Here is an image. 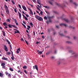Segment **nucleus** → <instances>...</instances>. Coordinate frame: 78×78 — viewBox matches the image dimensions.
<instances>
[{
    "label": "nucleus",
    "instance_id": "obj_51",
    "mask_svg": "<svg viewBox=\"0 0 78 78\" xmlns=\"http://www.w3.org/2000/svg\"><path fill=\"white\" fill-rule=\"evenodd\" d=\"M64 32L65 34L67 33V31H64Z\"/></svg>",
    "mask_w": 78,
    "mask_h": 78
},
{
    "label": "nucleus",
    "instance_id": "obj_35",
    "mask_svg": "<svg viewBox=\"0 0 78 78\" xmlns=\"http://www.w3.org/2000/svg\"><path fill=\"white\" fill-rule=\"evenodd\" d=\"M14 11L16 13H17V10H16V9L15 8L14 9Z\"/></svg>",
    "mask_w": 78,
    "mask_h": 78
},
{
    "label": "nucleus",
    "instance_id": "obj_23",
    "mask_svg": "<svg viewBox=\"0 0 78 78\" xmlns=\"http://www.w3.org/2000/svg\"><path fill=\"white\" fill-rule=\"evenodd\" d=\"M9 70H10V71H11V72H13V71H14V69L11 68H9Z\"/></svg>",
    "mask_w": 78,
    "mask_h": 78
},
{
    "label": "nucleus",
    "instance_id": "obj_27",
    "mask_svg": "<svg viewBox=\"0 0 78 78\" xmlns=\"http://www.w3.org/2000/svg\"><path fill=\"white\" fill-rule=\"evenodd\" d=\"M24 17L25 20H28V18H27V17H26V16H24Z\"/></svg>",
    "mask_w": 78,
    "mask_h": 78
},
{
    "label": "nucleus",
    "instance_id": "obj_15",
    "mask_svg": "<svg viewBox=\"0 0 78 78\" xmlns=\"http://www.w3.org/2000/svg\"><path fill=\"white\" fill-rule=\"evenodd\" d=\"M16 51L17 53H18V54L19 53V52H20V48H18Z\"/></svg>",
    "mask_w": 78,
    "mask_h": 78
},
{
    "label": "nucleus",
    "instance_id": "obj_26",
    "mask_svg": "<svg viewBox=\"0 0 78 78\" xmlns=\"http://www.w3.org/2000/svg\"><path fill=\"white\" fill-rule=\"evenodd\" d=\"M23 68L24 69H26L27 68V66H24L23 67Z\"/></svg>",
    "mask_w": 78,
    "mask_h": 78
},
{
    "label": "nucleus",
    "instance_id": "obj_24",
    "mask_svg": "<svg viewBox=\"0 0 78 78\" xmlns=\"http://www.w3.org/2000/svg\"><path fill=\"white\" fill-rule=\"evenodd\" d=\"M3 75L2 74V73H0V76H1V77H3Z\"/></svg>",
    "mask_w": 78,
    "mask_h": 78
},
{
    "label": "nucleus",
    "instance_id": "obj_36",
    "mask_svg": "<svg viewBox=\"0 0 78 78\" xmlns=\"http://www.w3.org/2000/svg\"><path fill=\"white\" fill-rule=\"evenodd\" d=\"M43 7H44V8H47V9H48V7H47V6H43Z\"/></svg>",
    "mask_w": 78,
    "mask_h": 78
},
{
    "label": "nucleus",
    "instance_id": "obj_10",
    "mask_svg": "<svg viewBox=\"0 0 78 78\" xmlns=\"http://www.w3.org/2000/svg\"><path fill=\"white\" fill-rule=\"evenodd\" d=\"M18 14L19 15L20 19H21V16H22V15H21V13H20L19 12H18Z\"/></svg>",
    "mask_w": 78,
    "mask_h": 78
},
{
    "label": "nucleus",
    "instance_id": "obj_53",
    "mask_svg": "<svg viewBox=\"0 0 78 78\" xmlns=\"http://www.w3.org/2000/svg\"><path fill=\"white\" fill-rule=\"evenodd\" d=\"M11 58L12 59V60H14V57H12Z\"/></svg>",
    "mask_w": 78,
    "mask_h": 78
},
{
    "label": "nucleus",
    "instance_id": "obj_56",
    "mask_svg": "<svg viewBox=\"0 0 78 78\" xmlns=\"http://www.w3.org/2000/svg\"><path fill=\"white\" fill-rule=\"evenodd\" d=\"M41 37L42 39H44L45 38V37L44 36H42Z\"/></svg>",
    "mask_w": 78,
    "mask_h": 78
},
{
    "label": "nucleus",
    "instance_id": "obj_43",
    "mask_svg": "<svg viewBox=\"0 0 78 78\" xmlns=\"http://www.w3.org/2000/svg\"><path fill=\"white\" fill-rule=\"evenodd\" d=\"M43 13V12H42V11H41L40 12V14H41V15H42V13Z\"/></svg>",
    "mask_w": 78,
    "mask_h": 78
},
{
    "label": "nucleus",
    "instance_id": "obj_16",
    "mask_svg": "<svg viewBox=\"0 0 78 78\" xmlns=\"http://www.w3.org/2000/svg\"><path fill=\"white\" fill-rule=\"evenodd\" d=\"M35 67L36 70H38V68L37 67V65H35Z\"/></svg>",
    "mask_w": 78,
    "mask_h": 78
},
{
    "label": "nucleus",
    "instance_id": "obj_32",
    "mask_svg": "<svg viewBox=\"0 0 78 78\" xmlns=\"http://www.w3.org/2000/svg\"><path fill=\"white\" fill-rule=\"evenodd\" d=\"M59 34L60 35V36H64V34H60L59 33Z\"/></svg>",
    "mask_w": 78,
    "mask_h": 78
},
{
    "label": "nucleus",
    "instance_id": "obj_47",
    "mask_svg": "<svg viewBox=\"0 0 78 78\" xmlns=\"http://www.w3.org/2000/svg\"><path fill=\"white\" fill-rule=\"evenodd\" d=\"M27 36H28V37L29 38V39H30V36L28 34H27Z\"/></svg>",
    "mask_w": 78,
    "mask_h": 78
},
{
    "label": "nucleus",
    "instance_id": "obj_20",
    "mask_svg": "<svg viewBox=\"0 0 78 78\" xmlns=\"http://www.w3.org/2000/svg\"><path fill=\"white\" fill-rule=\"evenodd\" d=\"M47 19H49V17H46V16L44 17V19H45V20H47Z\"/></svg>",
    "mask_w": 78,
    "mask_h": 78
},
{
    "label": "nucleus",
    "instance_id": "obj_63",
    "mask_svg": "<svg viewBox=\"0 0 78 78\" xmlns=\"http://www.w3.org/2000/svg\"><path fill=\"white\" fill-rule=\"evenodd\" d=\"M66 43H68V44H70V42L69 41H66Z\"/></svg>",
    "mask_w": 78,
    "mask_h": 78
},
{
    "label": "nucleus",
    "instance_id": "obj_59",
    "mask_svg": "<svg viewBox=\"0 0 78 78\" xmlns=\"http://www.w3.org/2000/svg\"><path fill=\"white\" fill-rule=\"evenodd\" d=\"M69 53H72V51L70 50L69 51Z\"/></svg>",
    "mask_w": 78,
    "mask_h": 78
},
{
    "label": "nucleus",
    "instance_id": "obj_41",
    "mask_svg": "<svg viewBox=\"0 0 78 78\" xmlns=\"http://www.w3.org/2000/svg\"><path fill=\"white\" fill-rule=\"evenodd\" d=\"M24 72H25V73H26V74H28V73H27V71H26V70H25L24 71Z\"/></svg>",
    "mask_w": 78,
    "mask_h": 78
},
{
    "label": "nucleus",
    "instance_id": "obj_22",
    "mask_svg": "<svg viewBox=\"0 0 78 78\" xmlns=\"http://www.w3.org/2000/svg\"><path fill=\"white\" fill-rule=\"evenodd\" d=\"M55 4L56 5H57L58 6H61V5L59 4H58V3H56V2H55Z\"/></svg>",
    "mask_w": 78,
    "mask_h": 78
},
{
    "label": "nucleus",
    "instance_id": "obj_39",
    "mask_svg": "<svg viewBox=\"0 0 78 78\" xmlns=\"http://www.w3.org/2000/svg\"><path fill=\"white\" fill-rule=\"evenodd\" d=\"M38 6V7H39V8H42V6H41V5H40V6H39V5H37Z\"/></svg>",
    "mask_w": 78,
    "mask_h": 78
},
{
    "label": "nucleus",
    "instance_id": "obj_29",
    "mask_svg": "<svg viewBox=\"0 0 78 78\" xmlns=\"http://www.w3.org/2000/svg\"><path fill=\"white\" fill-rule=\"evenodd\" d=\"M30 25H31V27H33V23H30Z\"/></svg>",
    "mask_w": 78,
    "mask_h": 78
},
{
    "label": "nucleus",
    "instance_id": "obj_18",
    "mask_svg": "<svg viewBox=\"0 0 78 78\" xmlns=\"http://www.w3.org/2000/svg\"><path fill=\"white\" fill-rule=\"evenodd\" d=\"M37 3L39 5H41V3H40V0H37Z\"/></svg>",
    "mask_w": 78,
    "mask_h": 78
},
{
    "label": "nucleus",
    "instance_id": "obj_54",
    "mask_svg": "<svg viewBox=\"0 0 78 78\" xmlns=\"http://www.w3.org/2000/svg\"><path fill=\"white\" fill-rule=\"evenodd\" d=\"M49 55V52H47L46 53V55Z\"/></svg>",
    "mask_w": 78,
    "mask_h": 78
},
{
    "label": "nucleus",
    "instance_id": "obj_42",
    "mask_svg": "<svg viewBox=\"0 0 78 78\" xmlns=\"http://www.w3.org/2000/svg\"><path fill=\"white\" fill-rule=\"evenodd\" d=\"M25 15H26L27 17H29V16L27 14H26Z\"/></svg>",
    "mask_w": 78,
    "mask_h": 78
},
{
    "label": "nucleus",
    "instance_id": "obj_28",
    "mask_svg": "<svg viewBox=\"0 0 78 78\" xmlns=\"http://www.w3.org/2000/svg\"><path fill=\"white\" fill-rule=\"evenodd\" d=\"M7 54L8 55H11V53H10L9 52H7Z\"/></svg>",
    "mask_w": 78,
    "mask_h": 78
},
{
    "label": "nucleus",
    "instance_id": "obj_38",
    "mask_svg": "<svg viewBox=\"0 0 78 78\" xmlns=\"http://www.w3.org/2000/svg\"><path fill=\"white\" fill-rule=\"evenodd\" d=\"M16 33H19L20 34V31L18 30H16Z\"/></svg>",
    "mask_w": 78,
    "mask_h": 78
},
{
    "label": "nucleus",
    "instance_id": "obj_33",
    "mask_svg": "<svg viewBox=\"0 0 78 78\" xmlns=\"http://www.w3.org/2000/svg\"><path fill=\"white\" fill-rule=\"evenodd\" d=\"M18 7L20 9H22V8L21 7V6L20 5V4L18 5Z\"/></svg>",
    "mask_w": 78,
    "mask_h": 78
},
{
    "label": "nucleus",
    "instance_id": "obj_50",
    "mask_svg": "<svg viewBox=\"0 0 78 78\" xmlns=\"http://www.w3.org/2000/svg\"><path fill=\"white\" fill-rule=\"evenodd\" d=\"M33 33L34 36H35V32H34V31H33Z\"/></svg>",
    "mask_w": 78,
    "mask_h": 78
},
{
    "label": "nucleus",
    "instance_id": "obj_17",
    "mask_svg": "<svg viewBox=\"0 0 78 78\" xmlns=\"http://www.w3.org/2000/svg\"><path fill=\"white\" fill-rule=\"evenodd\" d=\"M63 20H65V21H66V22H67V23L69 22V20H67V19H64Z\"/></svg>",
    "mask_w": 78,
    "mask_h": 78
},
{
    "label": "nucleus",
    "instance_id": "obj_5",
    "mask_svg": "<svg viewBox=\"0 0 78 78\" xmlns=\"http://www.w3.org/2000/svg\"><path fill=\"white\" fill-rule=\"evenodd\" d=\"M1 66H2V68H5V63H2L1 64Z\"/></svg>",
    "mask_w": 78,
    "mask_h": 78
},
{
    "label": "nucleus",
    "instance_id": "obj_44",
    "mask_svg": "<svg viewBox=\"0 0 78 78\" xmlns=\"http://www.w3.org/2000/svg\"><path fill=\"white\" fill-rule=\"evenodd\" d=\"M51 58L52 59H55V57H52Z\"/></svg>",
    "mask_w": 78,
    "mask_h": 78
},
{
    "label": "nucleus",
    "instance_id": "obj_3",
    "mask_svg": "<svg viewBox=\"0 0 78 78\" xmlns=\"http://www.w3.org/2000/svg\"><path fill=\"white\" fill-rule=\"evenodd\" d=\"M72 55H73V56H74L75 58H78V54H76L75 52L73 53Z\"/></svg>",
    "mask_w": 78,
    "mask_h": 78
},
{
    "label": "nucleus",
    "instance_id": "obj_14",
    "mask_svg": "<svg viewBox=\"0 0 78 78\" xmlns=\"http://www.w3.org/2000/svg\"><path fill=\"white\" fill-rule=\"evenodd\" d=\"M6 74L8 76H11V74H9L7 72H5Z\"/></svg>",
    "mask_w": 78,
    "mask_h": 78
},
{
    "label": "nucleus",
    "instance_id": "obj_11",
    "mask_svg": "<svg viewBox=\"0 0 78 78\" xmlns=\"http://www.w3.org/2000/svg\"><path fill=\"white\" fill-rule=\"evenodd\" d=\"M2 59L3 60H5V61H8V58H5V57H3L2 58Z\"/></svg>",
    "mask_w": 78,
    "mask_h": 78
},
{
    "label": "nucleus",
    "instance_id": "obj_19",
    "mask_svg": "<svg viewBox=\"0 0 78 78\" xmlns=\"http://www.w3.org/2000/svg\"><path fill=\"white\" fill-rule=\"evenodd\" d=\"M30 13L31 15H33V12H32V11H31V10H30Z\"/></svg>",
    "mask_w": 78,
    "mask_h": 78
},
{
    "label": "nucleus",
    "instance_id": "obj_62",
    "mask_svg": "<svg viewBox=\"0 0 78 78\" xmlns=\"http://www.w3.org/2000/svg\"><path fill=\"white\" fill-rule=\"evenodd\" d=\"M70 2L71 3H72L73 2V0H70Z\"/></svg>",
    "mask_w": 78,
    "mask_h": 78
},
{
    "label": "nucleus",
    "instance_id": "obj_21",
    "mask_svg": "<svg viewBox=\"0 0 78 78\" xmlns=\"http://www.w3.org/2000/svg\"><path fill=\"white\" fill-rule=\"evenodd\" d=\"M3 25L4 26H7V24L6 23H3Z\"/></svg>",
    "mask_w": 78,
    "mask_h": 78
},
{
    "label": "nucleus",
    "instance_id": "obj_58",
    "mask_svg": "<svg viewBox=\"0 0 78 78\" xmlns=\"http://www.w3.org/2000/svg\"><path fill=\"white\" fill-rule=\"evenodd\" d=\"M22 12L23 14H25H25H25V12H24V11H22Z\"/></svg>",
    "mask_w": 78,
    "mask_h": 78
},
{
    "label": "nucleus",
    "instance_id": "obj_49",
    "mask_svg": "<svg viewBox=\"0 0 78 78\" xmlns=\"http://www.w3.org/2000/svg\"><path fill=\"white\" fill-rule=\"evenodd\" d=\"M46 23L47 24L49 23V21H47Z\"/></svg>",
    "mask_w": 78,
    "mask_h": 78
},
{
    "label": "nucleus",
    "instance_id": "obj_9",
    "mask_svg": "<svg viewBox=\"0 0 78 78\" xmlns=\"http://www.w3.org/2000/svg\"><path fill=\"white\" fill-rule=\"evenodd\" d=\"M5 12H6V14H7L8 15L9 14V10H8V9L6 10Z\"/></svg>",
    "mask_w": 78,
    "mask_h": 78
},
{
    "label": "nucleus",
    "instance_id": "obj_46",
    "mask_svg": "<svg viewBox=\"0 0 78 78\" xmlns=\"http://www.w3.org/2000/svg\"><path fill=\"white\" fill-rule=\"evenodd\" d=\"M32 0L33 2H34V3H36V0Z\"/></svg>",
    "mask_w": 78,
    "mask_h": 78
},
{
    "label": "nucleus",
    "instance_id": "obj_34",
    "mask_svg": "<svg viewBox=\"0 0 78 78\" xmlns=\"http://www.w3.org/2000/svg\"><path fill=\"white\" fill-rule=\"evenodd\" d=\"M69 28H73V29H74V28H75V27H72V26H70L69 27Z\"/></svg>",
    "mask_w": 78,
    "mask_h": 78
},
{
    "label": "nucleus",
    "instance_id": "obj_31",
    "mask_svg": "<svg viewBox=\"0 0 78 78\" xmlns=\"http://www.w3.org/2000/svg\"><path fill=\"white\" fill-rule=\"evenodd\" d=\"M22 25L23 26V27H24V28H26V26H25V25L23 24V23H22Z\"/></svg>",
    "mask_w": 78,
    "mask_h": 78
},
{
    "label": "nucleus",
    "instance_id": "obj_55",
    "mask_svg": "<svg viewBox=\"0 0 78 78\" xmlns=\"http://www.w3.org/2000/svg\"><path fill=\"white\" fill-rule=\"evenodd\" d=\"M7 22H9V19H7L6 20Z\"/></svg>",
    "mask_w": 78,
    "mask_h": 78
},
{
    "label": "nucleus",
    "instance_id": "obj_8",
    "mask_svg": "<svg viewBox=\"0 0 78 78\" xmlns=\"http://www.w3.org/2000/svg\"><path fill=\"white\" fill-rule=\"evenodd\" d=\"M53 16H51V17H49V22H52V21L51 20V19H53Z\"/></svg>",
    "mask_w": 78,
    "mask_h": 78
},
{
    "label": "nucleus",
    "instance_id": "obj_60",
    "mask_svg": "<svg viewBox=\"0 0 78 78\" xmlns=\"http://www.w3.org/2000/svg\"><path fill=\"white\" fill-rule=\"evenodd\" d=\"M66 37H67V38H68V39H70V37H69L66 36Z\"/></svg>",
    "mask_w": 78,
    "mask_h": 78
},
{
    "label": "nucleus",
    "instance_id": "obj_4",
    "mask_svg": "<svg viewBox=\"0 0 78 78\" xmlns=\"http://www.w3.org/2000/svg\"><path fill=\"white\" fill-rule=\"evenodd\" d=\"M4 46L5 51H8V47H7V46H6V45H4Z\"/></svg>",
    "mask_w": 78,
    "mask_h": 78
},
{
    "label": "nucleus",
    "instance_id": "obj_45",
    "mask_svg": "<svg viewBox=\"0 0 78 78\" xmlns=\"http://www.w3.org/2000/svg\"><path fill=\"white\" fill-rule=\"evenodd\" d=\"M53 12L55 13V14H57V12L56 11H53Z\"/></svg>",
    "mask_w": 78,
    "mask_h": 78
},
{
    "label": "nucleus",
    "instance_id": "obj_48",
    "mask_svg": "<svg viewBox=\"0 0 78 78\" xmlns=\"http://www.w3.org/2000/svg\"><path fill=\"white\" fill-rule=\"evenodd\" d=\"M73 4H74L76 6H77V4L76 2H74Z\"/></svg>",
    "mask_w": 78,
    "mask_h": 78
},
{
    "label": "nucleus",
    "instance_id": "obj_57",
    "mask_svg": "<svg viewBox=\"0 0 78 78\" xmlns=\"http://www.w3.org/2000/svg\"><path fill=\"white\" fill-rule=\"evenodd\" d=\"M14 21H15V23H16L17 22V20H16V19H14Z\"/></svg>",
    "mask_w": 78,
    "mask_h": 78
},
{
    "label": "nucleus",
    "instance_id": "obj_30",
    "mask_svg": "<svg viewBox=\"0 0 78 78\" xmlns=\"http://www.w3.org/2000/svg\"><path fill=\"white\" fill-rule=\"evenodd\" d=\"M11 2L13 5H15V2H13V0H11Z\"/></svg>",
    "mask_w": 78,
    "mask_h": 78
},
{
    "label": "nucleus",
    "instance_id": "obj_61",
    "mask_svg": "<svg viewBox=\"0 0 78 78\" xmlns=\"http://www.w3.org/2000/svg\"><path fill=\"white\" fill-rule=\"evenodd\" d=\"M27 27L29 28H31V27H30V26H27Z\"/></svg>",
    "mask_w": 78,
    "mask_h": 78
},
{
    "label": "nucleus",
    "instance_id": "obj_1",
    "mask_svg": "<svg viewBox=\"0 0 78 78\" xmlns=\"http://www.w3.org/2000/svg\"><path fill=\"white\" fill-rule=\"evenodd\" d=\"M35 18L39 21H42L43 20V18L38 15H36L35 16Z\"/></svg>",
    "mask_w": 78,
    "mask_h": 78
},
{
    "label": "nucleus",
    "instance_id": "obj_7",
    "mask_svg": "<svg viewBox=\"0 0 78 78\" xmlns=\"http://www.w3.org/2000/svg\"><path fill=\"white\" fill-rule=\"evenodd\" d=\"M22 8H23V9H24V11H27V8H26L25 6L23 5V6H22Z\"/></svg>",
    "mask_w": 78,
    "mask_h": 78
},
{
    "label": "nucleus",
    "instance_id": "obj_2",
    "mask_svg": "<svg viewBox=\"0 0 78 78\" xmlns=\"http://www.w3.org/2000/svg\"><path fill=\"white\" fill-rule=\"evenodd\" d=\"M8 26L9 28H12V27L13 28H17V27L16 26V25H12L10 24L7 25Z\"/></svg>",
    "mask_w": 78,
    "mask_h": 78
},
{
    "label": "nucleus",
    "instance_id": "obj_64",
    "mask_svg": "<svg viewBox=\"0 0 78 78\" xmlns=\"http://www.w3.org/2000/svg\"><path fill=\"white\" fill-rule=\"evenodd\" d=\"M23 23L24 24H26V23H25L24 21H23Z\"/></svg>",
    "mask_w": 78,
    "mask_h": 78
},
{
    "label": "nucleus",
    "instance_id": "obj_6",
    "mask_svg": "<svg viewBox=\"0 0 78 78\" xmlns=\"http://www.w3.org/2000/svg\"><path fill=\"white\" fill-rule=\"evenodd\" d=\"M37 51L38 52V54L39 55H41V54H42V52H41V51H40L39 50H37Z\"/></svg>",
    "mask_w": 78,
    "mask_h": 78
},
{
    "label": "nucleus",
    "instance_id": "obj_12",
    "mask_svg": "<svg viewBox=\"0 0 78 78\" xmlns=\"http://www.w3.org/2000/svg\"><path fill=\"white\" fill-rule=\"evenodd\" d=\"M4 8H5V10L8 9V6L7 5H4Z\"/></svg>",
    "mask_w": 78,
    "mask_h": 78
},
{
    "label": "nucleus",
    "instance_id": "obj_52",
    "mask_svg": "<svg viewBox=\"0 0 78 78\" xmlns=\"http://www.w3.org/2000/svg\"><path fill=\"white\" fill-rule=\"evenodd\" d=\"M36 12L37 13H38V14H39V15H40V13H39V12L38 11L36 10Z\"/></svg>",
    "mask_w": 78,
    "mask_h": 78
},
{
    "label": "nucleus",
    "instance_id": "obj_25",
    "mask_svg": "<svg viewBox=\"0 0 78 78\" xmlns=\"http://www.w3.org/2000/svg\"><path fill=\"white\" fill-rule=\"evenodd\" d=\"M6 41H7V42L8 43V44H9V45H10V42L8 41V40H6Z\"/></svg>",
    "mask_w": 78,
    "mask_h": 78
},
{
    "label": "nucleus",
    "instance_id": "obj_40",
    "mask_svg": "<svg viewBox=\"0 0 78 78\" xmlns=\"http://www.w3.org/2000/svg\"><path fill=\"white\" fill-rule=\"evenodd\" d=\"M25 41L27 44V45H28V42H27V41H26V40H25Z\"/></svg>",
    "mask_w": 78,
    "mask_h": 78
},
{
    "label": "nucleus",
    "instance_id": "obj_37",
    "mask_svg": "<svg viewBox=\"0 0 78 78\" xmlns=\"http://www.w3.org/2000/svg\"><path fill=\"white\" fill-rule=\"evenodd\" d=\"M49 3L51 4V5H53V2L49 1Z\"/></svg>",
    "mask_w": 78,
    "mask_h": 78
},
{
    "label": "nucleus",
    "instance_id": "obj_13",
    "mask_svg": "<svg viewBox=\"0 0 78 78\" xmlns=\"http://www.w3.org/2000/svg\"><path fill=\"white\" fill-rule=\"evenodd\" d=\"M60 26H65V27H67V25L66 24H60Z\"/></svg>",
    "mask_w": 78,
    "mask_h": 78
}]
</instances>
